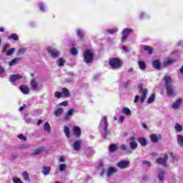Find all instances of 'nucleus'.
<instances>
[{"instance_id":"f257e3e1","label":"nucleus","mask_w":183,"mask_h":183,"mask_svg":"<svg viewBox=\"0 0 183 183\" xmlns=\"http://www.w3.org/2000/svg\"><path fill=\"white\" fill-rule=\"evenodd\" d=\"M163 81L165 82L168 97H172V95H174V87H172V84H171L172 79H171V76H164Z\"/></svg>"},{"instance_id":"f03ea898","label":"nucleus","mask_w":183,"mask_h":183,"mask_svg":"<svg viewBox=\"0 0 183 183\" xmlns=\"http://www.w3.org/2000/svg\"><path fill=\"white\" fill-rule=\"evenodd\" d=\"M83 56L85 64H92V62H94L95 53L94 52V50L87 49L85 50Z\"/></svg>"},{"instance_id":"7ed1b4c3","label":"nucleus","mask_w":183,"mask_h":183,"mask_svg":"<svg viewBox=\"0 0 183 183\" xmlns=\"http://www.w3.org/2000/svg\"><path fill=\"white\" fill-rule=\"evenodd\" d=\"M109 65L112 69H119V68H122L124 63L119 58H113L109 60Z\"/></svg>"},{"instance_id":"20e7f679","label":"nucleus","mask_w":183,"mask_h":183,"mask_svg":"<svg viewBox=\"0 0 183 183\" xmlns=\"http://www.w3.org/2000/svg\"><path fill=\"white\" fill-rule=\"evenodd\" d=\"M138 88H139V94H142V97L140 99V102L142 104H144V102L145 101V99L147 98V95L148 94V90H147L146 89H144V85L142 84V83H140L138 85Z\"/></svg>"},{"instance_id":"39448f33","label":"nucleus","mask_w":183,"mask_h":183,"mask_svg":"<svg viewBox=\"0 0 183 183\" xmlns=\"http://www.w3.org/2000/svg\"><path fill=\"white\" fill-rule=\"evenodd\" d=\"M47 52L51 55V58H58L59 52L54 47H47Z\"/></svg>"},{"instance_id":"423d86ee","label":"nucleus","mask_w":183,"mask_h":183,"mask_svg":"<svg viewBox=\"0 0 183 183\" xmlns=\"http://www.w3.org/2000/svg\"><path fill=\"white\" fill-rule=\"evenodd\" d=\"M168 161V154H164V158H158L157 159V164L159 165H162V167H165L167 165V162Z\"/></svg>"},{"instance_id":"0eeeda50","label":"nucleus","mask_w":183,"mask_h":183,"mask_svg":"<svg viewBox=\"0 0 183 183\" xmlns=\"http://www.w3.org/2000/svg\"><path fill=\"white\" fill-rule=\"evenodd\" d=\"M172 64H175V59L171 57H168L167 60H164L163 61L162 66H164V68H168V66L172 65Z\"/></svg>"},{"instance_id":"6e6552de","label":"nucleus","mask_w":183,"mask_h":183,"mask_svg":"<svg viewBox=\"0 0 183 183\" xmlns=\"http://www.w3.org/2000/svg\"><path fill=\"white\" fill-rule=\"evenodd\" d=\"M22 78H24L22 74H12L10 76L9 81L10 82H16V81H19V79H22Z\"/></svg>"},{"instance_id":"1a4fd4ad","label":"nucleus","mask_w":183,"mask_h":183,"mask_svg":"<svg viewBox=\"0 0 183 183\" xmlns=\"http://www.w3.org/2000/svg\"><path fill=\"white\" fill-rule=\"evenodd\" d=\"M73 132L75 137H76L77 138H81V135H82V133L81 131V128H79V127L74 126L73 127Z\"/></svg>"},{"instance_id":"9d476101","label":"nucleus","mask_w":183,"mask_h":183,"mask_svg":"<svg viewBox=\"0 0 183 183\" xmlns=\"http://www.w3.org/2000/svg\"><path fill=\"white\" fill-rule=\"evenodd\" d=\"M61 94L64 98H71V92L67 88H62Z\"/></svg>"},{"instance_id":"9b49d317","label":"nucleus","mask_w":183,"mask_h":183,"mask_svg":"<svg viewBox=\"0 0 183 183\" xmlns=\"http://www.w3.org/2000/svg\"><path fill=\"white\" fill-rule=\"evenodd\" d=\"M30 86H31L33 91H38V81L35 78H33L30 81Z\"/></svg>"},{"instance_id":"f8f14e48","label":"nucleus","mask_w":183,"mask_h":183,"mask_svg":"<svg viewBox=\"0 0 183 183\" xmlns=\"http://www.w3.org/2000/svg\"><path fill=\"white\" fill-rule=\"evenodd\" d=\"M129 165V162L128 161H121L117 163V167L120 168V169H124L127 168Z\"/></svg>"},{"instance_id":"ddd939ff","label":"nucleus","mask_w":183,"mask_h":183,"mask_svg":"<svg viewBox=\"0 0 183 183\" xmlns=\"http://www.w3.org/2000/svg\"><path fill=\"white\" fill-rule=\"evenodd\" d=\"M63 114H64V109L60 107L54 112L53 115H54V117L58 118L61 117Z\"/></svg>"},{"instance_id":"4468645a","label":"nucleus","mask_w":183,"mask_h":183,"mask_svg":"<svg viewBox=\"0 0 183 183\" xmlns=\"http://www.w3.org/2000/svg\"><path fill=\"white\" fill-rule=\"evenodd\" d=\"M20 91H21L22 94L24 95H28L29 94V87L25 86V85H21L19 86Z\"/></svg>"},{"instance_id":"2eb2a0df","label":"nucleus","mask_w":183,"mask_h":183,"mask_svg":"<svg viewBox=\"0 0 183 183\" xmlns=\"http://www.w3.org/2000/svg\"><path fill=\"white\" fill-rule=\"evenodd\" d=\"M115 172H118V170L115 169L114 167H109L107 175V177H112L115 174Z\"/></svg>"},{"instance_id":"dca6fc26","label":"nucleus","mask_w":183,"mask_h":183,"mask_svg":"<svg viewBox=\"0 0 183 183\" xmlns=\"http://www.w3.org/2000/svg\"><path fill=\"white\" fill-rule=\"evenodd\" d=\"M82 144V141L77 140L74 144V149L75 151H79L81 149V145Z\"/></svg>"},{"instance_id":"f3484780","label":"nucleus","mask_w":183,"mask_h":183,"mask_svg":"<svg viewBox=\"0 0 183 183\" xmlns=\"http://www.w3.org/2000/svg\"><path fill=\"white\" fill-rule=\"evenodd\" d=\"M182 104V99H178L176 100V102L173 104L172 105V109H178L179 108V105Z\"/></svg>"},{"instance_id":"a211bd4d","label":"nucleus","mask_w":183,"mask_h":183,"mask_svg":"<svg viewBox=\"0 0 183 183\" xmlns=\"http://www.w3.org/2000/svg\"><path fill=\"white\" fill-rule=\"evenodd\" d=\"M143 49L147 51L149 55H152V54H154V48L151 46H144Z\"/></svg>"},{"instance_id":"6ab92c4d","label":"nucleus","mask_w":183,"mask_h":183,"mask_svg":"<svg viewBox=\"0 0 183 183\" xmlns=\"http://www.w3.org/2000/svg\"><path fill=\"white\" fill-rule=\"evenodd\" d=\"M49 172H51V167L44 166L41 170V173L44 175H49Z\"/></svg>"},{"instance_id":"aec40b11","label":"nucleus","mask_w":183,"mask_h":183,"mask_svg":"<svg viewBox=\"0 0 183 183\" xmlns=\"http://www.w3.org/2000/svg\"><path fill=\"white\" fill-rule=\"evenodd\" d=\"M44 151H45V149L44 147H39L38 149H36L31 154V155H39V154H42Z\"/></svg>"},{"instance_id":"412c9836","label":"nucleus","mask_w":183,"mask_h":183,"mask_svg":"<svg viewBox=\"0 0 183 183\" xmlns=\"http://www.w3.org/2000/svg\"><path fill=\"white\" fill-rule=\"evenodd\" d=\"M22 59L21 57L19 58H14L13 60H11L9 62V66H14V65H16V64H19V61H21Z\"/></svg>"},{"instance_id":"4be33fe9","label":"nucleus","mask_w":183,"mask_h":183,"mask_svg":"<svg viewBox=\"0 0 183 183\" xmlns=\"http://www.w3.org/2000/svg\"><path fill=\"white\" fill-rule=\"evenodd\" d=\"M153 67L154 69H161V61L159 60L153 61Z\"/></svg>"},{"instance_id":"5701e85b","label":"nucleus","mask_w":183,"mask_h":183,"mask_svg":"<svg viewBox=\"0 0 183 183\" xmlns=\"http://www.w3.org/2000/svg\"><path fill=\"white\" fill-rule=\"evenodd\" d=\"M129 34H132V29L126 28V29H123V31L122 32V35H124L126 36H128V35H129Z\"/></svg>"},{"instance_id":"b1692460","label":"nucleus","mask_w":183,"mask_h":183,"mask_svg":"<svg viewBox=\"0 0 183 183\" xmlns=\"http://www.w3.org/2000/svg\"><path fill=\"white\" fill-rule=\"evenodd\" d=\"M117 149H118V146H117V144H110L109 147V152H115L117 151Z\"/></svg>"},{"instance_id":"393cba45","label":"nucleus","mask_w":183,"mask_h":183,"mask_svg":"<svg viewBox=\"0 0 183 183\" xmlns=\"http://www.w3.org/2000/svg\"><path fill=\"white\" fill-rule=\"evenodd\" d=\"M140 145H142V147H147V139L144 137H140L139 139H138Z\"/></svg>"},{"instance_id":"a878e982","label":"nucleus","mask_w":183,"mask_h":183,"mask_svg":"<svg viewBox=\"0 0 183 183\" xmlns=\"http://www.w3.org/2000/svg\"><path fill=\"white\" fill-rule=\"evenodd\" d=\"M72 114H74V109H70L64 116V119H69L72 117Z\"/></svg>"},{"instance_id":"bb28decb","label":"nucleus","mask_w":183,"mask_h":183,"mask_svg":"<svg viewBox=\"0 0 183 183\" xmlns=\"http://www.w3.org/2000/svg\"><path fill=\"white\" fill-rule=\"evenodd\" d=\"M177 144L183 148V136L181 134L177 135Z\"/></svg>"},{"instance_id":"cd10ccee","label":"nucleus","mask_w":183,"mask_h":183,"mask_svg":"<svg viewBox=\"0 0 183 183\" xmlns=\"http://www.w3.org/2000/svg\"><path fill=\"white\" fill-rule=\"evenodd\" d=\"M151 139H152V142H153V144H157V142H158V141H159V138H158V136H157V134H153L151 135Z\"/></svg>"},{"instance_id":"c85d7f7f","label":"nucleus","mask_w":183,"mask_h":183,"mask_svg":"<svg viewBox=\"0 0 183 183\" xmlns=\"http://www.w3.org/2000/svg\"><path fill=\"white\" fill-rule=\"evenodd\" d=\"M77 36L80 39H84V36H85L84 31L81 30L80 29H77L76 31Z\"/></svg>"},{"instance_id":"c756f323","label":"nucleus","mask_w":183,"mask_h":183,"mask_svg":"<svg viewBox=\"0 0 183 183\" xmlns=\"http://www.w3.org/2000/svg\"><path fill=\"white\" fill-rule=\"evenodd\" d=\"M44 128L45 131L48 132V134H51V126L49 125V123H48V122H46L44 123Z\"/></svg>"},{"instance_id":"7c9ffc66","label":"nucleus","mask_w":183,"mask_h":183,"mask_svg":"<svg viewBox=\"0 0 183 183\" xmlns=\"http://www.w3.org/2000/svg\"><path fill=\"white\" fill-rule=\"evenodd\" d=\"M22 177L25 181H28V182L31 181V179L29 178V174L26 171L23 172Z\"/></svg>"},{"instance_id":"2f4dec72","label":"nucleus","mask_w":183,"mask_h":183,"mask_svg":"<svg viewBox=\"0 0 183 183\" xmlns=\"http://www.w3.org/2000/svg\"><path fill=\"white\" fill-rule=\"evenodd\" d=\"M64 134L66 138H71V131H69V128L66 126L64 127Z\"/></svg>"},{"instance_id":"473e14b6","label":"nucleus","mask_w":183,"mask_h":183,"mask_svg":"<svg viewBox=\"0 0 183 183\" xmlns=\"http://www.w3.org/2000/svg\"><path fill=\"white\" fill-rule=\"evenodd\" d=\"M139 66L140 68V69H146L147 68V64H145V61H139L138 62Z\"/></svg>"},{"instance_id":"72a5a7b5","label":"nucleus","mask_w":183,"mask_h":183,"mask_svg":"<svg viewBox=\"0 0 183 183\" xmlns=\"http://www.w3.org/2000/svg\"><path fill=\"white\" fill-rule=\"evenodd\" d=\"M164 177H165V172L164 171L161 170L158 173V178H159V181H164Z\"/></svg>"},{"instance_id":"f704fd0d","label":"nucleus","mask_w":183,"mask_h":183,"mask_svg":"<svg viewBox=\"0 0 183 183\" xmlns=\"http://www.w3.org/2000/svg\"><path fill=\"white\" fill-rule=\"evenodd\" d=\"M8 39H14V41H19V38H18V35L16 34H11L8 36Z\"/></svg>"},{"instance_id":"c9c22d12","label":"nucleus","mask_w":183,"mask_h":183,"mask_svg":"<svg viewBox=\"0 0 183 183\" xmlns=\"http://www.w3.org/2000/svg\"><path fill=\"white\" fill-rule=\"evenodd\" d=\"M123 114H125V115L129 116L131 115L132 112L131 110L128 107H124L122 109Z\"/></svg>"},{"instance_id":"e433bc0d","label":"nucleus","mask_w":183,"mask_h":183,"mask_svg":"<svg viewBox=\"0 0 183 183\" xmlns=\"http://www.w3.org/2000/svg\"><path fill=\"white\" fill-rule=\"evenodd\" d=\"M155 101V94H152L147 100V104H152Z\"/></svg>"},{"instance_id":"4c0bfd02","label":"nucleus","mask_w":183,"mask_h":183,"mask_svg":"<svg viewBox=\"0 0 183 183\" xmlns=\"http://www.w3.org/2000/svg\"><path fill=\"white\" fill-rule=\"evenodd\" d=\"M174 129H176V131L177 132H182V126H181L179 124L176 123L175 126H174Z\"/></svg>"},{"instance_id":"58836bf2","label":"nucleus","mask_w":183,"mask_h":183,"mask_svg":"<svg viewBox=\"0 0 183 183\" xmlns=\"http://www.w3.org/2000/svg\"><path fill=\"white\" fill-rule=\"evenodd\" d=\"M16 49L11 48L9 51H6L7 56H11V55H14V52H15Z\"/></svg>"},{"instance_id":"ea45409f","label":"nucleus","mask_w":183,"mask_h":183,"mask_svg":"<svg viewBox=\"0 0 183 183\" xmlns=\"http://www.w3.org/2000/svg\"><path fill=\"white\" fill-rule=\"evenodd\" d=\"M58 65L59 66H64V65H65V59L63 58H59L58 59Z\"/></svg>"},{"instance_id":"a19ab883","label":"nucleus","mask_w":183,"mask_h":183,"mask_svg":"<svg viewBox=\"0 0 183 183\" xmlns=\"http://www.w3.org/2000/svg\"><path fill=\"white\" fill-rule=\"evenodd\" d=\"M130 148L131 149H136V148H138V144L135 142H131Z\"/></svg>"},{"instance_id":"79ce46f5","label":"nucleus","mask_w":183,"mask_h":183,"mask_svg":"<svg viewBox=\"0 0 183 183\" xmlns=\"http://www.w3.org/2000/svg\"><path fill=\"white\" fill-rule=\"evenodd\" d=\"M55 98H57V99H59V98H62V92H56L54 94Z\"/></svg>"},{"instance_id":"37998d69","label":"nucleus","mask_w":183,"mask_h":183,"mask_svg":"<svg viewBox=\"0 0 183 183\" xmlns=\"http://www.w3.org/2000/svg\"><path fill=\"white\" fill-rule=\"evenodd\" d=\"M65 168H66V164H61L59 166V169L60 172H63L64 171Z\"/></svg>"},{"instance_id":"c03bdc74","label":"nucleus","mask_w":183,"mask_h":183,"mask_svg":"<svg viewBox=\"0 0 183 183\" xmlns=\"http://www.w3.org/2000/svg\"><path fill=\"white\" fill-rule=\"evenodd\" d=\"M26 52V48L21 49L18 52V55H24Z\"/></svg>"},{"instance_id":"a18cd8bd","label":"nucleus","mask_w":183,"mask_h":183,"mask_svg":"<svg viewBox=\"0 0 183 183\" xmlns=\"http://www.w3.org/2000/svg\"><path fill=\"white\" fill-rule=\"evenodd\" d=\"M13 182L14 183H23L22 180H21V179H19L18 177H14L13 178Z\"/></svg>"},{"instance_id":"49530a36","label":"nucleus","mask_w":183,"mask_h":183,"mask_svg":"<svg viewBox=\"0 0 183 183\" xmlns=\"http://www.w3.org/2000/svg\"><path fill=\"white\" fill-rule=\"evenodd\" d=\"M71 54L72 55H77L78 54V50L76 49V48L74 47L71 49Z\"/></svg>"},{"instance_id":"de8ad7c7","label":"nucleus","mask_w":183,"mask_h":183,"mask_svg":"<svg viewBox=\"0 0 183 183\" xmlns=\"http://www.w3.org/2000/svg\"><path fill=\"white\" fill-rule=\"evenodd\" d=\"M118 31L117 29H108L107 32L108 34H110V35H114V34H116Z\"/></svg>"},{"instance_id":"09e8293b","label":"nucleus","mask_w":183,"mask_h":183,"mask_svg":"<svg viewBox=\"0 0 183 183\" xmlns=\"http://www.w3.org/2000/svg\"><path fill=\"white\" fill-rule=\"evenodd\" d=\"M18 138H19V139L23 140V141H26V137L24 134H19V135L18 136Z\"/></svg>"},{"instance_id":"8fccbe9b","label":"nucleus","mask_w":183,"mask_h":183,"mask_svg":"<svg viewBox=\"0 0 183 183\" xmlns=\"http://www.w3.org/2000/svg\"><path fill=\"white\" fill-rule=\"evenodd\" d=\"M169 156H170L171 158H172V162H174V161H175V156L174 155V153L169 152Z\"/></svg>"},{"instance_id":"3c124183","label":"nucleus","mask_w":183,"mask_h":183,"mask_svg":"<svg viewBox=\"0 0 183 183\" xmlns=\"http://www.w3.org/2000/svg\"><path fill=\"white\" fill-rule=\"evenodd\" d=\"M9 46H11V44H6L3 49V52H8V48H9Z\"/></svg>"},{"instance_id":"603ef678","label":"nucleus","mask_w":183,"mask_h":183,"mask_svg":"<svg viewBox=\"0 0 183 183\" xmlns=\"http://www.w3.org/2000/svg\"><path fill=\"white\" fill-rule=\"evenodd\" d=\"M142 164H144V165H147V167H151V162H148L147 160H144L142 162Z\"/></svg>"},{"instance_id":"864d4df0","label":"nucleus","mask_w":183,"mask_h":183,"mask_svg":"<svg viewBox=\"0 0 183 183\" xmlns=\"http://www.w3.org/2000/svg\"><path fill=\"white\" fill-rule=\"evenodd\" d=\"M60 106H61V107H68V102L64 101V102H61V103H60Z\"/></svg>"},{"instance_id":"5fc2aeb1","label":"nucleus","mask_w":183,"mask_h":183,"mask_svg":"<svg viewBox=\"0 0 183 183\" xmlns=\"http://www.w3.org/2000/svg\"><path fill=\"white\" fill-rule=\"evenodd\" d=\"M39 8H40V10L42 11V12H45V5L40 4Z\"/></svg>"},{"instance_id":"6e6d98bb","label":"nucleus","mask_w":183,"mask_h":183,"mask_svg":"<svg viewBox=\"0 0 183 183\" xmlns=\"http://www.w3.org/2000/svg\"><path fill=\"white\" fill-rule=\"evenodd\" d=\"M127 38H128V36H127L125 35H122V36L121 38L122 42H125L127 41Z\"/></svg>"},{"instance_id":"4d7b16f0","label":"nucleus","mask_w":183,"mask_h":183,"mask_svg":"<svg viewBox=\"0 0 183 183\" xmlns=\"http://www.w3.org/2000/svg\"><path fill=\"white\" fill-rule=\"evenodd\" d=\"M122 49H123V51H124V52H129V49L125 45H123Z\"/></svg>"},{"instance_id":"13d9d810","label":"nucleus","mask_w":183,"mask_h":183,"mask_svg":"<svg viewBox=\"0 0 183 183\" xmlns=\"http://www.w3.org/2000/svg\"><path fill=\"white\" fill-rule=\"evenodd\" d=\"M103 122H104V125L108 126V120L107 119V117H103Z\"/></svg>"},{"instance_id":"bf43d9fd","label":"nucleus","mask_w":183,"mask_h":183,"mask_svg":"<svg viewBox=\"0 0 183 183\" xmlns=\"http://www.w3.org/2000/svg\"><path fill=\"white\" fill-rule=\"evenodd\" d=\"M120 149H122V151H127V146L125 144H122Z\"/></svg>"},{"instance_id":"052dcab7","label":"nucleus","mask_w":183,"mask_h":183,"mask_svg":"<svg viewBox=\"0 0 183 183\" xmlns=\"http://www.w3.org/2000/svg\"><path fill=\"white\" fill-rule=\"evenodd\" d=\"M26 108V104H23L22 107H19V111H24Z\"/></svg>"},{"instance_id":"680f3d73","label":"nucleus","mask_w":183,"mask_h":183,"mask_svg":"<svg viewBox=\"0 0 183 183\" xmlns=\"http://www.w3.org/2000/svg\"><path fill=\"white\" fill-rule=\"evenodd\" d=\"M139 99V96L137 95L134 99V103L137 104L138 102V100Z\"/></svg>"},{"instance_id":"e2e57ef3","label":"nucleus","mask_w":183,"mask_h":183,"mask_svg":"<svg viewBox=\"0 0 183 183\" xmlns=\"http://www.w3.org/2000/svg\"><path fill=\"white\" fill-rule=\"evenodd\" d=\"M124 119H125V117L121 116V117H119V122H124Z\"/></svg>"},{"instance_id":"0e129e2a","label":"nucleus","mask_w":183,"mask_h":183,"mask_svg":"<svg viewBox=\"0 0 183 183\" xmlns=\"http://www.w3.org/2000/svg\"><path fill=\"white\" fill-rule=\"evenodd\" d=\"M4 71H5V69H4V67L0 66V75H1V74H4Z\"/></svg>"},{"instance_id":"69168bd1","label":"nucleus","mask_w":183,"mask_h":183,"mask_svg":"<svg viewBox=\"0 0 183 183\" xmlns=\"http://www.w3.org/2000/svg\"><path fill=\"white\" fill-rule=\"evenodd\" d=\"M136 139H137V138H135V137H132L130 138L131 142H135Z\"/></svg>"},{"instance_id":"338daca9","label":"nucleus","mask_w":183,"mask_h":183,"mask_svg":"<svg viewBox=\"0 0 183 183\" xmlns=\"http://www.w3.org/2000/svg\"><path fill=\"white\" fill-rule=\"evenodd\" d=\"M104 129L105 132H107V131H108V126L107 125H104Z\"/></svg>"},{"instance_id":"774afa93","label":"nucleus","mask_w":183,"mask_h":183,"mask_svg":"<svg viewBox=\"0 0 183 183\" xmlns=\"http://www.w3.org/2000/svg\"><path fill=\"white\" fill-rule=\"evenodd\" d=\"M180 74L183 75V66L179 69Z\"/></svg>"}]
</instances>
